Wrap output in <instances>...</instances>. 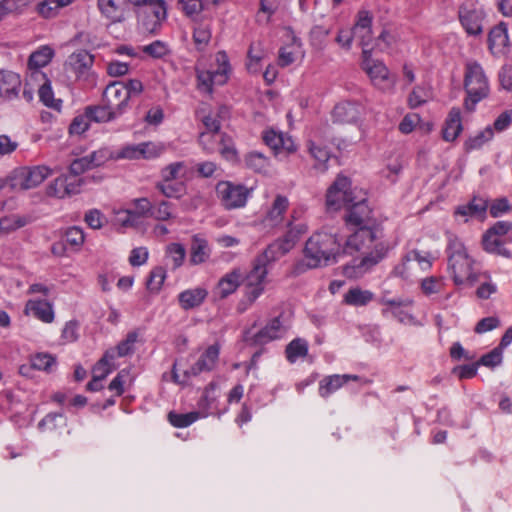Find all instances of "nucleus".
Returning <instances> with one entry per match:
<instances>
[{"instance_id":"nucleus-14","label":"nucleus","mask_w":512,"mask_h":512,"mask_svg":"<svg viewBox=\"0 0 512 512\" xmlns=\"http://www.w3.org/2000/svg\"><path fill=\"white\" fill-rule=\"evenodd\" d=\"M372 22L373 15L371 12L364 9L359 10L356 15L354 26L351 28L354 37L359 40L362 52L365 50L374 51V48L371 46V42H373Z\"/></svg>"},{"instance_id":"nucleus-59","label":"nucleus","mask_w":512,"mask_h":512,"mask_svg":"<svg viewBox=\"0 0 512 512\" xmlns=\"http://www.w3.org/2000/svg\"><path fill=\"white\" fill-rule=\"evenodd\" d=\"M56 364V359L47 353H38L31 358L30 367L36 370L50 371Z\"/></svg>"},{"instance_id":"nucleus-51","label":"nucleus","mask_w":512,"mask_h":512,"mask_svg":"<svg viewBox=\"0 0 512 512\" xmlns=\"http://www.w3.org/2000/svg\"><path fill=\"white\" fill-rule=\"evenodd\" d=\"M138 146L140 158L146 160L157 158L165 151L163 144L151 141L138 143Z\"/></svg>"},{"instance_id":"nucleus-18","label":"nucleus","mask_w":512,"mask_h":512,"mask_svg":"<svg viewBox=\"0 0 512 512\" xmlns=\"http://www.w3.org/2000/svg\"><path fill=\"white\" fill-rule=\"evenodd\" d=\"M458 16L462 27L468 35L478 36L483 33L485 14L482 10L461 6Z\"/></svg>"},{"instance_id":"nucleus-27","label":"nucleus","mask_w":512,"mask_h":512,"mask_svg":"<svg viewBox=\"0 0 512 512\" xmlns=\"http://www.w3.org/2000/svg\"><path fill=\"white\" fill-rule=\"evenodd\" d=\"M25 314L31 315L44 323H52L54 320L53 306L46 300H28L25 305Z\"/></svg>"},{"instance_id":"nucleus-3","label":"nucleus","mask_w":512,"mask_h":512,"mask_svg":"<svg viewBox=\"0 0 512 512\" xmlns=\"http://www.w3.org/2000/svg\"><path fill=\"white\" fill-rule=\"evenodd\" d=\"M448 270L457 286H473L478 281L474 259L468 254L463 242L454 234H448Z\"/></svg>"},{"instance_id":"nucleus-63","label":"nucleus","mask_w":512,"mask_h":512,"mask_svg":"<svg viewBox=\"0 0 512 512\" xmlns=\"http://www.w3.org/2000/svg\"><path fill=\"white\" fill-rule=\"evenodd\" d=\"M114 155L115 152H112L107 148H101L87 155V158L90 162L91 168H94L105 164L110 159L114 160Z\"/></svg>"},{"instance_id":"nucleus-34","label":"nucleus","mask_w":512,"mask_h":512,"mask_svg":"<svg viewBox=\"0 0 512 512\" xmlns=\"http://www.w3.org/2000/svg\"><path fill=\"white\" fill-rule=\"evenodd\" d=\"M54 50L48 45L40 46L37 50L32 52L28 59V68L34 73H38V70L47 66L54 57Z\"/></svg>"},{"instance_id":"nucleus-16","label":"nucleus","mask_w":512,"mask_h":512,"mask_svg":"<svg viewBox=\"0 0 512 512\" xmlns=\"http://www.w3.org/2000/svg\"><path fill=\"white\" fill-rule=\"evenodd\" d=\"M265 144L273 150L275 156L286 153L293 154L297 151V146L288 134L275 129H267L262 134Z\"/></svg>"},{"instance_id":"nucleus-45","label":"nucleus","mask_w":512,"mask_h":512,"mask_svg":"<svg viewBox=\"0 0 512 512\" xmlns=\"http://www.w3.org/2000/svg\"><path fill=\"white\" fill-rule=\"evenodd\" d=\"M308 342L303 338L293 339L285 348V355L290 363H295L299 358L308 354Z\"/></svg>"},{"instance_id":"nucleus-19","label":"nucleus","mask_w":512,"mask_h":512,"mask_svg":"<svg viewBox=\"0 0 512 512\" xmlns=\"http://www.w3.org/2000/svg\"><path fill=\"white\" fill-rule=\"evenodd\" d=\"M229 115V109L225 105H220L214 111L207 105L197 110V117L205 127V131L220 132L221 120Z\"/></svg>"},{"instance_id":"nucleus-33","label":"nucleus","mask_w":512,"mask_h":512,"mask_svg":"<svg viewBox=\"0 0 512 512\" xmlns=\"http://www.w3.org/2000/svg\"><path fill=\"white\" fill-rule=\"evenodd\" d=\"M211 255V248L208 241L200 235H194L191 240L190 262L199 265L206 262Z\"/></svg>"},{"instance_id":"nucleus-41","label":"nucleus","mask_w":512,"mask_h":512,"mask_svg":"<svg viewBox=\"0 0 512 512\" xmlns=\"http://www.w3.org/2000/svg\"><path fill=\"white\" fill-rule=\"evenodd\" d=\"M245 166L254 172L268 174L271 170V162L264 154L251 151L245 155Z\"/></svg>"},{"instance_id":"nucleus-43","label":"nucleus","mask_w":512,"mask_h":512,"mask_svg":"<svg viewBox=\"0 0 512 512\" xmlns=\"http://www.w3.org/2000/svg\"><path fill=\"white\" fill-rule=\"evenodd\" d=\"M115 359V352L113 350H107L103 357L94 365L92 369V376L97 377L100 380H105L106 377L115 369L113 363Z\"/></svg>"},{"instance_id":"nucleus-17","label":"nucleus","mask_w":512,"mask_h":512,"mask_svg":"<svg viewBox=\"0 0 512 512\" xmlns=\"http://www.w3.org/2000/svg\"><path fill=\"white\" fill-rule=\"evenodd\" d=\"M97 9L110 24L122 23L129 13L127 0H97Z\"/></svg>"},{"instance_id":"nucleus-36","label":"nucleus","mask_w":512,"mask_h":512,"mask_svg":"<svg viewBox=\"0 0 512 512\" xmlns=\"http://www.w3.org/2000/svg\"><path fill=\"white\" fill-rule=\"evenodd\" d=\"M308 152L315 160L314 168L320 172L327 170V162L330 159V152L326 146L318 144L314 139L307 142Z\"/></svg>"},{"instance_id":"nucleus-60","label":"nucleus","mask_w":512,"mask_h":512,"mask_svg":"<svg viewBox=\"0 0 512 512\" xmlns=\"http://www.w3.org/2000/svg\"><path fill=\"white\" fill-rule=\"evenodd\" d=\"M66 175H61L54 179L46 188V194L50 197L59 199L67 197V190L65 187Z\"/></svg>"},{"instance_id":"nucleus-54","label":"nucleus","mask_w":512,"mask_h":512,"mask_svg":"<svg viewBox=\"0 0 512 512\" xmlns=\"http://www.w3.org/2000/svg\"><path fill=\"white\" fill-rule=\"evenodd\" d=\"M494 132L491 127H486L474 137H470L465 142V148L468 151L481 148L486 142L493 138Z\"/></svg>"},{"instance_id":"nucleus-57","label":"nucleus","mask_w":512,"mask_h":512,"mask_svg":"<svg viewBox=\"0 0 512 512\" xmlns=\"http://www.w3.org/2000/svg\"><path fill=\"white\" fill-rule=\"evenodd\" d=\"M220 132L203 131L199 134V143L207 153H214L219 144Z\"/></svg>"},{"instance_id":"nucleus-40","label":"nucleus","mask_w":512,"mask_h":512,"mask_svg":"<svg viewBox=\"0 0 512 512\" xmlns=\"http://www.w3.org/2000/svg\"><path fill=\"white\" fill-rule=\"evenodd\" d=\"M482 244L484 250L489 253L500 255L506 258L511 257L510 251L505 247V240L500 236L486 232L483 235Z\"/></svg>"},{"instance_id":"nucleus-53","label":"nucleus","mask_w":512,"mask_h":512,"mask_svg":"<svg viewBox=\"0 0 512 512\" xmlns=\"http://www.w3.org/2000/svg\"><path fill=\"white\" fill-rule=\"evenodd\" d=\"M151 217L158 221H167L174 218L173 204L162 200L152 206Z\"/></svg>"},{"instance_id":"nucleus-46","label":"nucleus","mask_w":512,"mask_h":512,"mask_svg":"<svg viewBox=\"0 0 512 512\" xmlns=\"http://www.w3.org/2000/svg\"><path fill=\"white\" fill-rule=\"evenodd\" d=\"M207 414L208 413H201L197 411H192L184 414L170 412L168 414V420L174 427L185 428L196 422L198 419L206 417Z\"/></svg>"},{"instance_id":"nucleus-13","label":"nucleus","mask_w":512,"mask_h":512,"mask_svg":"<svg viewBox=\"0 0 512 512\" xmlns=\"http://www.w3.org/2000/svg\"><path fill=\"white\" fill-rule=\"evenodd\" d=\"M289 329L290 323L283 315H279L268 320L266 324L250 338V341L254 345H265L284 338Z\"/></svg>"},{"instance_id":"nucleus-56","label":"nucleus","mask_w":512,"mask_h":512,"mask_svg":"<svg viewBox=\"0 0 512 512\" xmlns=\"http://www.w3.org/2000/svg\"><path fill=\"white\" fill-rule=\"evenodd\" d=\"M166 254L171 259L173 268L177 269L183 264L185 260L186 250L185 247L180 243H170L166 247Z\"/></svg>"},{"instance_id":"nucleus-32","label":"nucleus","mask_w":512,"mask_h":512,"mask_svg":"<svg viewBox=\"0 0 512 512\" xmlns=\"http://www.w3.org/2000/svg\"><path fill=\"white\" fill-rule=\"evenodd\" d=\"M208 295V291L202 287L187 289L178 295V302L182 309L190 310L199 307Z\"/></svg>"},{"instance_id":"nucleus-52","label":"nucleus","mask_w":512,"mask_h":512,"mask_svg":"<svg viewBox=\"0 0 512 512\" xmlns=\"http://www.w3.org/2000/svg\"><path fill=\"white\" fill-rule=\"evenodd\" d=\"M431 96L430 90L424 86H415L408 96L410 108H417L426 103Z\"/></svg>"},{"instance_id":"nucleus-29","label":"nucleus","mask_w":512,"mask_h":512,"mask_svg":"<svg viewBox=\"0 0 512 512\" xmlns=\"http://www.w3.org/2000/svg\"><path fill=\"white\" fill-rule=\"evenodd\" d=\"M287 226L288 231L285 236L278 243L272 245L273 249L278 247L282 251V254L290 251L299 237L308 230V226L305 223L294 224L293 221H289Z\"/></svg>"},{"instance_id":"nucleus-26","label":"nucleus","mask_w":512,"mask_h":512,"mask_svg":"<svg viewBox=\"0 0 512 512\" xmlns=\"http://www.w3.org/2000/svg\"><path fill=\"white\" fill-rule=\"evenodd\" d=\"M508 28L504 22H500L491 29L488 35V47L492 54H503L508 46Z\"/></svg>"},{"instance_id":"nucleus-4","label":"nucleus","mask_w":512,"mask_h":512,"mask_svg":"<svg viewBox=\"0 0 512 512\" xmlns=\"http://www.w3.org/2000/svg\"><path fill=\"white\" fill-rule=\"evenodd\" d=\"M464 89L467 93L464 105L469 111L474 110L476 104L490 92L488 78L482 66L476 61H468L465 64Z\"/></svg>"},{"instance_id":"nucleus-21","label":"nucleus","mask_w":512,"mask_h":512,"mask_svg":"<svg viewBox=\"0 0 512 512\" xmlns=\"http://www.w3.org/2000/svg\"><path fill=\"white\" fill-rule=\"evenodd\" d=\"M213 18L210 15H204L201 18H195L193 26V42L195 48L202 52L204 51L212 38V26Z\"/></svg>"},{"instance_id":"nucleus-38","label":"nucleus","mask_w":512,"mask_h":512,"mask_svg":"<svg viewBox=\"0 0 512 512\" xmlns=\"http://www.w3.org/2000/svg\"><path fill=\"white\" fill-rule=\"evenodd\" d=\"M31 221L30 217L11 214L0 218V237L7 236L16 230L25 227Z\"/></svg>"},{"instance_id":"nucleus-44","label":"nucleus","mask_w":512,"mask_h":512,"mask_svg":"<svg viewBox=\"0 0 512 512\" xmlns=\"http://www.w3.org/2000/svg\"><path fill=\"white\" fill-rule=\"evenodd\" d=\"M301 52V43L293 38L291 43L286 44L279 50L278 64L286 67L295 62L298 54Z\"/></svg>"},{"instance_id":"nucleus-50","label":"nucleus","mask_w":512,"mask_h":512,"mask_svg":"<svg viewBox=\"0 0 512 512\" xmlns=\"http://www.w3.org/2000/svg\"><path fill=\"white\" fill-rule=\"evenodd\" d=\"M221 156L228 161H236L238 153L231 137L221 134L217 150Z\"/></svg>"},{"instance_id":"nucleus-28","label":"nucleus","mask_w":512,"mask_h":512,"mask_svg":"<svg viewBox=\"0 0 512 512\" xmlns=\"http://www.w3.org/2000/svg\"><path fill=\"white\" fill-rule=\"evenodd\" d=\"M360 116V105L356 102L344 101L338 103L333 111L334 122L348 124L355 122Z\"/></svg>"},{"instance_id":"nucleus-49","label":"nucleus","mask_w":512,"mask_h":512,"mask_svg":"<svg viewBox=\"0 0 512 512\" xmlns=\"http://www.w3.org/2000/svg\"><path fill=\"white\" fill-rule=\"evenodd\" d=\"M138 341V333L136 331L129 332L114 349L115 358L131 355L135 350V344Z\"/></svg>"},{"instance_id":"nucleus-11","label":"nucleus","mask_w":512,"mask_h":512,"mask_svg":"<svg viewBox=\"0 0 512 512\" xmlns=\"http://www.w3.org/2000/svg\"><path fill=\"white\" fill-rule=\"evenodd\" d=\"M354 200L350 180L345 176H338L326 194L328 209L337 211L342 207L350 206Z\"/></svg>"},{"instance_id":"nucleus-42","label":"nucleus","mask_w":512,"mask_h":512,"mask_svg":"<svg viewBox=\"0 0 512 512\" xmlns=\"http://www.w3.org/2000/svg\"><path fill=\"white\" fill-rule=\"evenodd\" d=\"M75 0H43L36 6V11L40 16L46 19L54 18L59 11L71 5Z\"/></svg>"},{"instance_id":"nucleus-24","label":"nucleus","mask_w":512,"mask_h":512,"mask_svg":"<svg viewBox=\"0 0 512 512\" xmlns=\"http://www.w3.org/2000/svg\"><path fill=\"white\" fill-rule=\"evenodd\" d=\"M20 88L21 78L17 73L0 70V100H10L17 97Z\"/></svg>"},{"instance_id":"nucleus-23","label":"nucleus","mask_w":512,"mask_h":512,"mask_svg":"<svg viewBox=\"0 0 512 512\" xmlns=\"http://www.w3.org/2000/svg\"><path fill=\"white\" fill-rule=\"evenodd\" d=\"M360 377L357 375L351 374H334L324 377L319 382V395L322 398H328L331 394L338 391L341 387H343L349 381H360Z\"/></svg>"},{"instance_id":"nucleus-64","label":"nucleus","mask_w":512,"mask_h":512,"mask_svg":"<svg viewBox=\"0 0 512 512\" xmlns=\"http://www.w3.org/2000/svg\"><path fill=\"white\" fill-rule=\"evenodd\" d=\"M414 263L409 254H407L393 270V274L402 279H409L414 275Z\"/></svg>"},{"instance_id":"nucleus-58","label":"nucleus","mask_w":512,"mask_h":512,"mask_svg":"<svg viewBox=\"0 0 512 512\" xmlns=\"http://www.w3.org/2000/svg\"><path fill=\"white\" fill-rule=\"evenodd\" d=\"M408 254L412 262H417L420 269L423 271L430 269L433 261L436 259V256H434L431 252L428 251L424 252L419 250H412Z\"/></svg>"},{"instance_id":"nucleus-10","label":"nucleus","mask_w":512,"mask_h":512,"mask_svg":"<svg viewBox=\"0 0 512 512\" xmlns=\"http://www.w3.org/2000/svg\"><path fill=\"white\" fill-rule=\"evenodd\" d=\"M273 246H269L262 256L256 259L252 270L246 276L247 297L249 300H256L264 291L268 269L266 262L270 259Z\"/></svg>"},{"instance_id":"nucleus-55","label":"nucleus","mask_w":512,"mask_h":512,"mask_svg":"<svg viewBox=\"0 0 512 512\" xmlns=\"http://www.w3.org/2000/svg\"><path fill=\"white\" fill-rule=\"evenodd\" d=\"M141 50L143 53L154 59L163 58L170 52L168 45L160 40H155L148 45H144Z\"/></svg>"},{"instance_id":"nucleus-31","label":"nucleus","mask_w":512,"mask_h":512,"mask_svg":"<svg viewBox=\"0 0 512 512\" xmlns=\"http://www.w3.org/2000/svg\"><path fill=\"white\" fill-rule=\"evenodd\" d=\"M289 207V200L286 196L276 195L271 207L268 209L264 221L270 226H277L282 223L284 214Z\"/></svg>"},{"instance_id":"nucleus-25","label":"nucleus","mask_w":512,"mask_h":512,"mask_svg":"<svg viewBox=\"0 0 512 512\" xmlns=\"http://www.w3.org/2000/svg\"><path fill=\"white\" fill-rule=\"evenodd\" d=\"M94 57L86 50L72 53L65 62V67L77 77L84 75L93 65Z\"/></svg>"},{"instance_id":"nucleus-5","label":"nucleus","mask_w":512,"mask_h":512,"mask_svg":"<svg viewBox=\"0 0 512 512\" xmlns=\"http://www.w3.org/2000/svg\"><path fill=\"white\" fill-rule=\"evenodd\" d=\"M215 69H203L198 65L195 67L196 87L201 93L212 95L214 86L226 84L230 78L231 65L225 51H218L215 55Z\"/></svg>"},{"instance_id":"nucleus-62","label":"nucleus","mask_w":512,"mask_h":512,"mask_svg":"<svg viewBox=\"0 0 512 512\" xmlns=\"http://www.w3.org/2000/svg\"><path fill=\"white\" fill-rule=\"evenodd\" d=\"M178 5L184 11V13L195 21V18H201L204 15H200V12L203 10L202 1H194V0H178Z\"/></svg>"},{"instance_id":"nucleus-20","label":"nucleus","mask_w":512,"mask_h":512,"mask_svg":"<svg viewBox=\"0 0 512 512\" xmlns=\"http://www.w3.org/2000/svg\"><path fill=\"white\" fill-rule=\"evenodd\" d=\"M347 208L348 213L345 217L347 224L357 228L369 227L368 225L372 220V210L365 199H361L357 202L354 200Z\"/></svg>"},{"instance_id":"nucleus-61","label":"nucleus","mask_w":512,"mask_h":512,"mask_svg":"<svg viewBox=\"0 0 512 512\" xmlns=\"http://www.w3.org/2000/svg\"><path fill=\"white\" fill-rule=\"evenodd\" d=\"M166 278V271L162 267L154 268L149 275L147 280V288L151 292H158Z\"/></svg>"},{"instance_id":"nucleus-22","label":"nucleus","mask_w":512,"mask_h":512,"mask_svg":"<svg viewBox=\"0 0 512 512\" xmlns=\"http://www.w3.org/2000/svg\"><path fill=\"white\" fill-rule=\"evenodd\" d=\"M220 347L218 344L209 346L197 360V362L185 372V377L196 376L202 372L213 370L219 359Z\"/></svg>"},{"instance_id":"nucleus-1","label":"nucleus","mask_w":512,"mask_h":512,"mask_svg":"<svg viewBox=\"0 0 512 512\" xmlns=\"http://www.w3.org/2000/svg\"><path fill=\"white\" fill-rule=\"evenodd\" d=\"M386 246L379 239L378 231L371 227L357 228L346 240L342 252L361 253L362 259L353 265H347L344 273L348 277H360L371 267L379 263L386 254Z\"/></svg>"},{"instance_id":"nucleus-8","label":"nucleus","mask_w":512,"mask_h":512,"mask_svg":"<svg viewBox=\"0 0 512 512\" xmlns=\"http://www.w3.org/2000/svg\"><path fill=\"white\" fill-rule=\"evenodd\" d=\"M187 174V165L183 161L170 163L160 171L161 180L155 185L156 189L167 198H180L182 196L184 185L182 183H172Z\"/></svg>"},{"instance_id":"nucleus-48","label":"nucleus","mask_w":512,"mask_h":512,"mask_svg":"<svg viewBox=\"0 0 512 512\" xmlns=\"http://www.w3.org/2000/svg\"><path fill=\"white\" fill-rule=\"evenodd\" d=\"M114 225L117 226L119 230L136 227L138 225L136 212L129 209L115 211Z\"/></svg>"},{"instance_id":"nucleus-47","label":"nucleus","mask_w":512,"mask_h":512,"mask_svg":"<svg viewBox=\"0 0 512 512\" xmlns=\"http://www.w3.org/2000/svg\"><path fill=\"white\" fill-rule=\"evenodd\" d=\"M43 78H46L45 74L41 73ZM38 95L40 101L47 107L60 110L62 101L60 99H55L52 91V87L50 81L45 79V82L40 86L38 90Z\"/></svg>"},{"instance_id":"nucleus-7","label":"nucleus","mask_w":512,"mask_h":512,"mask_svg":"<svg viewBox=\"0 0 512 512\" xmlns=\"http://www.w3.org/2000/svg\"><path fill=\"white\" fill-rule=\"evenodd\" d=\"M54 170L46 165L22 166L16 168L9 177V184L12 189L25 191L33 189L42 184Z\"/></svg>"},{"instance_id":"nucleus-39","label":"nucleus","mask_w":512,"mask_h":512,"mask_svg":"<svg viewBox=\"0 0 512 512\" xmlns=\"http://www.w3.org/2000/svg\"><path fill=\"white\" fill-rule=\"evenodd\" d=\"M86 117L97 123H105L112 121L119 116L117 113L109 107L107 103H103L97 106H88L86 109Z\"/></svg>"},{"instance_id":"nucleus-6","label":"nucleus","mask_w":512,"mask_h":512,"mask_svg":"<svg viewBox=\"0 0 512 512\" xmlns=\"http://www.w3.org/2000/svg\"><path fill=\"white\" fill-rule=\"evenodd\" d=\"M373 51L365 50L361 54V68L368 75L371 83L378 89L387 92L393 91L396 77L385 63L372 57Z\"/></svg>"},{"instance_id":"nucleus-2","label":"nucleus","mask_w":512,"mask_h":512,"mask_svg":"<svg viewBox=\"0 0 512 512\" xmlns=\"http://www.w3.org/2000/svg\"><path fill=\"white\" fill-rule=\"evenodd\" d=\"M343 254L341 242L336 234L326 231L314 232L305 242L303 257L308 268L331 265Z\"/></svg>"},{"instance_id":"nucleus-12","label":"nucleus","mask_w":512,"mask_h":512,"mask_svg":"<svg viewBox=\"0 0 512 512\" xmlns=\"http://www.w3.org/2000/svg\"><path fill=\"white\" fill-rule=\"evenodd\" d=\"M167 18V7L164 0L154 2L152 6L142 7L138 15V23L145 33L156 34Z\"/></svg>"},{"instance_id":"nucleus-15","label":"nucleus","mask_w":512,"mask_h":512,"mask_svg":"<svg viewBox=\"0 0 512 512\" xmlns=\"http://www.w3.org/2000/svg\"><path fill=\"white\" fill-rule=\"evenodd\" d=\"M125 86L122 82L114 81L108 84L102 94V102L107 103L120 117L129 106Z\"/></svg>"},{"instance_id":"nucleus-35","label":"nucleus","mask_w":512,"mask_h":512,"mask_svg":"<svg viewBox=\"0 0 512 512\" xmlns=\"http://www.w3.org/2000/svg\"><path fill=\"white\" fill-rule=\"evenodd\" d=\"M462 131L461 112L459 108H452L448 114L443 128V138L454 141Z\"/></svg>"},{"instance_id":"nucleus-30","label":"nucleus","mask_w":512,"mask_h":512,"mask_svg":"<svg viewBox=\"0 0 512 512\" xmlns=\"http://www.w3.org/2000/svg\"><path fill=\"white\" fill-rule=\"evenodd\" d=\"M242 281V274L239 269H234L220 278L215 289L219 298L224 299L233 294Z\"/></svg>"},{"instance_id":"nucleus-9","label":"nucleus","mask_w":512,"mask_h":512,"mask_svg":"<svg viewBox=\"0 0 512 512\" xmlns=\"http://www.w3.org/2000/svg\"><path fill=\"white\" fill-rule=\"evenodd\" d=\"M251 192L252 189L231 181H220L216 185V195L222 206L227 210L243 208Z\"/></svg>"},{"instance_id":"nucleus-37","label":"nucleus","mask_w":512,"mask_h":512,"mask_svg":"<svg viewBox=\"0 0 512 512\" xmlns=\"http://www.w3.org/2000/svg\"><path fill=\"white\" fill-rule=\"evenodd\" d=\"M374 299V293L358 286L350 288L343 297L345 304L355 307L366 306Z\"/></svg>"}]
</instances>
